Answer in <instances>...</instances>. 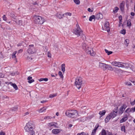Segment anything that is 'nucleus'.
Segmentation results:
<instances>
[{"instance_id":"nucleus-1","label":"nucleus","mask_w":135,"mask_h":135,"mask_svg":"<svg viewBox=\"0 0 135 135\" xmlns=\"http://www.w3.org/2000/svg\"><path fill=\"white\" fill-rule=\"evenodd\" d=\"M65 114L68 117L73 118L78 117L79 116L77 111L74 109H69L67 110Z\"/></svg>"},{"instance_id":"nucleus-2","label":"nucleus","mask_w":135,"mask_h":135,"mask_svg":"<svg viewBox=\"0 0 135 135\" xmlns=\"http://www.w3.org/2000/svg\"><path fill=\"white\" fill-rule=\"evenodd\" d=\"M83 31L81 29L79 25L77 23L76 24V28H75L73 33L78 37L83 35V39H85L86 37L84 35H83Z\"/></svg>"},{"instance_id":"nucleus-3","label":"nucleus","mask_w":135,"mask_h":135,"mask_svg":"<svg viewBox=\"0 0 135 135\" xmlns=\"http://www.w3.org/2000/svg\"><path fill=\"white\" fill-rule=\"evenodd\" d=\"M83 48L87 54H90L92 56H94L95 55V53L94 52L92 48L90 47L89 46L84 43L82 45Z\"/></svg>"},{"instance_id":"nucleus-4","label":"nucleus","mask_w":135,"mask_h":135,"mask_svg":"<svg viewBox=\"0 0 135 135\" xmlns=\"http://www.w3.org/2000/svg\"><path fill=\"white\" fill-rule=\"evenodd\" d=\"M33 19L34 22L37 24H42L45 22L44 18L40 16H35Z\"/></svg>"},{"instance_id":"nucleus-5","label":"nucleus","mask_w":135,"mask_h":135,"mask_svg":"<svg viewBox=\"0 0 135 135\" xmlns=\"http://www.w3.org/2000/svg\"><path fill=\"white\" fill-rule=\"evenodd\" d=\"M33 125L31 122H29L27 123L24 127L26 131L28 132H31L33 130Z\"/></svg>"},{"instance_id":"nucleus-6","label":"nucleus","mask_w":135,"mask_h":135,"mask_svg":"<svg viewBox=\"0 0 135 135\" xmlns=\"http://www.w3.org/2000/svg\"><path fill=\"white\" fill-rule=\"evenodd\" d=\"M117 115V112L116 111H112L110 114H109L105 119V123H107L111 119H113Z\"/></svg>"},{"instance_id":"nucleus-7","label":"nucleus","mask_w":135,"mask_h":135,"mask_svg":"<svg viewBox=\"0 0 135 135\" xmlns=\"http://www.w3.org/2000/svg\"><path fill=\"white\" fill-rule=\"evenodd\" d=\"M82 80L81 77H78L75 79V85L78 89H80L82 84Z\"/></svg>"},{"instance_id":"nucleus-8","label":"nucleus","mask_w":135,"mask_h":135,"mask_svg":"<svg viewBox=\"0 0 135 135\" xmlns=\"http://www.w3.org/2000/svg\"><path fill=\"white\" fill-rule=\"evenodd\" d=\"M29 48L27 50V52L29 54H32L35 53L36 50L33 45H29Z\"/></svg>"},{"instance_id":"nucleus-9","label":"nucleus","mask_w":135,"mask_h":135,"mask_svg":"<svg viewBox=\"0 0 135 135\" xmlns=\"http://www.w3.org/2000/svg\"><path fill=\"white\" fill-rule=\"evenodd\" d=\"M47 126L49 128H58V124L57 123L52 122L48 123Z\"/></svg>"},{"instance_id":"nucleus-10","label":"nucleus","mask_w":135,"mask_h":135,"mask_svg":"<svg viewBox=\"0 0 135 135\" xmlns=\"http://www.w3.org/2000/svg\"><path fill=\"white\" fill-rule=\"evenodd\" d=\"M104 28H103V27H102L103 30H105L107 31L108 32L110 31V29L109 27V24L108 22H106L104 25Z\"/></svg>"},{"instance_id":"nucleus-11","label":"nucleus","mask_w":135,"mask_h":135,"mask_svg":"<svg viewBox=\"0 0 135 135\" xmlns=\"http://www.w3.org/2000/svg\"><path fill=\"white\" fill-rule=\"evenodd\" d=\"M99 127L98 124H97L94 127V128L93 130L91 132V135H95L96 133V132L97 128Z\"/></svg>"},{"instance_id":"nucleus-12","label":"nucleus","mask_w":135,"mask_h":135,"mask_svg":"<svg viewBox=\"0 0 135 135\" xmlns=\"http://www.w3.org/2000/svg\"><path fill=\"white\" fill-rule=\"evenodd\" d=\"M132 67L131 65L128 63L123 62V68H131Z\"/></svg>"},{"instance_id":"nucleus-13","label":"nucleus","mask_w":135,"mask_h":135,"mask_svg":"<svg viewBox=\"0 0 135 135\" xmlns=\"http://www.w3.org/2000/svg\"><path fill=\"white\" fill-rule=\"evenodd\" d=\"M125 2H122L120 4V8L121 11H123L124 10Z\"/></svg>"},{"instance_id":"nucleus-14","label":"nucleus","mask_w":135,"mask_h":135,"mask_svg":"<svg viewBox=\"0 0 135 135\" xmlns=\"http://www.w3.org/2000/svg\"><path fill=\"white\" fill-rule=\"evenodd\" d=\"M56 16L59 19H61L63 17L64 14H62L60 13H58L56 15Z\"/></svg>"},{"instance_id":"nucleus-15","label":"nucleus","mask_w":135,"mask_h":135,"mask_svg":"<svg viewBox=\"0 0 135 135\" xmlns=\"http://www.w3.org/2000/svg\"><path fill=\"white\" fill-rule=\"evenodd\" d=\"M61 130L59 129H54L52 131L53 133L56 134L60 132Z\"/></svg>"},{"instance_id":"nucleus-16","label":"nucleus","mask_w":135,"mask_h":135,"mask_svg":"<svg viewBox=\"0 0 135 135\" xmlns=\"http://www.w3.org/2000/svg\"><path fill=\"white\" fill-rule=\"evenodd\" d=\"M103 17V15L101 13H99L97 14L96 15V18L98 19H102Z\"/></svg>"},{"instance_id":"nucleus-17","label":"nucleus","mask_w":135,"mask_h":135,"mask_svg":"<svg viewBox=\"0 0 135 135\" xmlns=\"http://www.w3.org/2000/svg\"><path fill=\"white\" fill-rule=\"evenodd\" d=\"M128 119V116L127 115H126L120 121V123H122L126 121Z\"/></svg>"},{"instance_id":"nucleus-18","label":"nucleus","mask_w":135,"mask_h":135,"mask_svg":"<svg viewBox=\"0 0 135 135\" xmlns=\"http://www.w3.org/2000/svg\"><path fill=\"white\" fill-rule=\"evenodd\" d=\"M46 109L47 107H43L42 108L38 110V111L39 113H41L45 112Z\"/></svg>"},{"instance_id":"nucleus-19","label":"nucleus","mask_w":135,"mask_h":135,"mask_svg":"<svg viewBox=\"0 0 135 135\" xmlns=\"http://www.w3.org/2000/svg\"><path fill=\"white\" fill-rule=\"evenodd\" d=\"M32 78L31 76H29L27 78L28 80V82L30 83H31L33 82L34 80L33 79H32Z\"/></svg>"},{"instance_id":"nucleus-20","label":"nucleus","mask_w":135,"mask_h":135,"mask_svg":"<svg viewBox=\"0 0 135 135\" xmlns=\"http://www.w3.org/2000/svg\"><path fill=\"white\" fill-rule=\"evenodd\" d=\"M105 68L106 69H107L110 71H112L113 70V69L112 66L108 65V66H105Z\"/></svg>"},{"instance_id":"nucleus-21","label":"nucleus","mask_w":135,"mask_h":135,"mask_svg":"<svg viewBox=\"0 0 135 135\" xmlns=\"http://www.w3.org/2000/svg\"><path fill=\"white\" fill-rule=\"evenodd\" d=\"M99 66L101 67H103L105 68V66H108V65L106 64L103 63L102 62H99Z\"/></svg>"},{"instance_id":"nucleus-22","label":"nucleus","mask_w":135,"mask_h":135,"mask_svg":"<svg viewBox=\"0 0 135 135\" xmlns=\"http://www.w3.org/2000/svg\"><path fill=\"white\" fill-rule=\"evenodd\" d=\"M119 62H117L116 61H113L112 63V64L113 66H118Z\"/></svg>"},{"instance_id":"nucleus-23","label":"nucleus","mask_w":135,"mask_h":135,"mask_svg":"<svg viewBox=\"0 0 135 135\" xmlns=\"http://www.w3.org/2000/svg\"><path fill=\"white\" fill-rule=\"evenodd\" d=\"M11 85L13 86V88L15 89L16 90H17L18 89V88L17 85L15 83H10Z\"/></svg>"},{"instance_id":"nucleus-24","label":"nucleus","mask_w":135,"mask_h":135,"mask_svg":"<svg viewBox=\"0 0 135 135\" xmlns=\"http://www.w3.org/2000/svg\"><path fill=\"white\" fill-rule=\"evenodd\" d=\"M127 26L128 27H130L131 26V20H128L127 21Z\"/></svg>"},{"instance_id":"nucleus-25","label":"nucleus","mask_w":135,"mask_h":135,"mask_svg":"<svg viewBox=\"0 0 135 135\" xmlns=\"http://www.w3.org/2000/svg\"><path fill=\"white\" fill-rule=\"evenodd\" d=\"M65 65L64 64H62L61 65V69L62 71L64 73L65 71Z\"/></svg>"},{"instance_id":"nucleus-26","label":"nucleus","mask_w":135,"mask_h":135,"mask_svg":"<svg viewBox=\"0 0 135 135\" xmlns=\"http://www.w3.org/2000/svg\"><path fill=\"white\" fill-rule=\"evenodd\" d=\"M78 119L79 120V121H80L84 122L86 120V118L85 117H81Z\"/></svg>"},{"instance_id":"nucleus-27","label":"nucleus","mask_w":135,"mask_h":135,"mask_svg":"<svg viewBox=\"0 0 135 135\" xmlns=\"http://www.w3.org/2000/svg\"><path fill=\"white\" fill-rule=\"evenodd\" d=\"M106 111L105 110H102L99 112V114L101 115V117L104 115Z\"/></svg>"},{"instance_id":"nucleus-28","label":"nucleus","mask_w":135,"mask_h":135,"mask_svg":"<svg viewBox=\"0 0 135 135\" xmlns=\"http://www.w3.org/2000/svg\"><path fill=\"white\" fill-rule=\"evenodd\" d=\"M129 39H126L125 40L124 43L127 46L129 43Z\"/></svg>"},{"instance_id":"nucleus-29","label":"nucleus","mask_w":135,"mask_h":135,"mask_svg":"<svg viewBox=\"0 0 135 135\" xmlns=\"http://www.w3.org/2000/svg\"><path fill=\"white\" fill-rule=\"evenodd\" d=\"M119 9V8L118 7H115L113 10V12L114 13L117 12Z\"/></svg>"},{"instance_id":"nucleus-30","label":"nucleus","mask_w":135,"mask_h":135,"mask_svg":"<svg viewBox=\"0 0 135 135\" xmlns=\"http://www.w3.org/2000/svg\"><path fill=\"white\" fill-rule=\"evenodd\" d=\"M17 51H15L12 54V58H13L16 59V54L17 53Z\"/></svg>"},{"instance_id":"nucleus-31","label":"nucleus","mask_w":135,"mask_h":135,"mask_svg":"<svg viewBox=\"0 0 135 135\" xmlns=\"http://www.w3.org/2000/svg\"><path fill=\"white\" fill-rule=\"evenodd\" d=\"M77 135H88V133L82 132L78 133Z\"/></svg>"},{"instance_id":"nucleus-32","label":"nucleus","mask_w":135,"mask_h":135,"mask_svg":"<svg viewBox=\"0 0 135 135\" xmlns=\"http://www.w3.org/2000/svg\"><path fill=\"white\" fill-rule=\"evenodd\" d=\"M44 119H46L47 120H50L52 118V117L51 116H47L45 117L44 118Z\"/></svg>"},{"instance_id":"nucleus-33","label":"nucleus","mask_w":135,"mask_h":135,"mask_svg":"<svg viewBox=\"0 0 135 135\" xmlns=\"http://www.w3.org/2000/svg\"><path fill=\"white\" fill-rule=\"evenodd\" d=\"M101 133L102 135H106V133L104 129H103L102 130L101 132Z\"/></svg>"},{"instance_id":"nucleus-34","label":"nucleus","mask_w":135,"mask_h":135,"mask_svg":"<svg viewBox=\"0 0 135 135\" xmlns=\"http://www.w3.org/2000/svg\"><path fill=\"white\" fill-rule=\"evenodd\" d=\"M105 51L106 53L108 55H109L112 53V52L111 51H109L107 49H105Z\"/></svg>"},{"instance_id":"nucleus-35","label":"nucleus","mask_w":135,"mask_h":135,"mask_svg":"<svg viewBox=\"0 0 135 135\" xmlns=\"http://www.w3.org/2000/svg\"><path fill=\"white\" fill-rule=\"evenodd\" d=\"M64 15H65L66 16H71L72 14L70 12H66L64 14Z\"/></svg>"},{"instance_id":"nucleus-36","label":"nucleus","mask_w":135,"mask_h":135,"mask_svg":"<svg viewBox=\"0 0 135 135\" xmlns=\"http://www.w3.org/2000/svg\"><path fill=\"white\" fill-rule=\"evenodd\" d=\"M57 95L56 94H50L49 95V97L50 98H52L55 97V96H56Z\"/></svg>"},{"instance_id":"nucleus-37","label":"nucleus","mask_w":135,"mask_h":135,"mask_svg":"<svg viewBox=\"0 0 135 135\" xmlns=\"http://www.w3.org/2000/svg\"><path fill=\"white\" fill-rule=\"evenodd\" d=\"M123 62H119L118 64V67L123 68Z\"/></svg>"},{"instance_id":"nucleus-38","label":"nucleus","mask_w":135,"mask_h":135,"mask_svg":"<svg viewBox=\"0 0 135 135\" xmlns=\"http://www.w3.org/2000/svg\"><path fill=\"white\" fill-rule=\"evenodd\" d=\"M73 1L76 4H79L80 3L79 0H73Z\"/></svg>"},{"instance_id":"nucleus-39","label":"nucleus","mask_w":135,"mask_h":135,"mask_svg":"<svg viewBox=\"0 0 135 135\" xmlns=\"http://www.w3.org/2000/svg\"><path fill=\"white\" fill-rule=\"evenodd\" d=\"M58 74L62 78H63L64 76L62 74V73L61 71H59L58 73Z\"/></svg>"},{"instance_id":"nucleus-40","label":"nucleus","mask_w":135,"mask_h":135,"mask_svg":"<svg viewBox=\"0 0 135 135\" xmlns=\"http://www.w3.org/2000/svg\"><path fill=\"white\" fill-rule=\"evenodd\" d=\"M120 112L122 113H123V111L125 110L124 108H123V107H121L119 109Z\"/></svg>"},{"instance_id":"nucleus-41","label":"nucleus","mask_w":135,"mask_h":135,"mask_svg":"<svg viewBox=\"0 0 135 135\" xmlns=\"http://www.w3.org/2000/svg\"><path fill=\"white\" fill-rule=\"evenodd\" d=\"M131 108H128L126 110L125 112L127 113H129L130 112L131 113Z\"/></svg>"},{"instance_id":"nucleus-42","label":"nucleus","mask_w":135,"mask_h":135,"mask_svg":"<svg viewBox=\"0 0 135 135\" xmlns=\"http://www.w3.org/2000/svg\"><path fill=\"white\" fill-rule=\"evenodd\" d=\"M120 33L124 35H125L126 33V30L124 29H123L120 31Z\"/></svg>"},{"instance_id":"nucleus-43","label":"nucleus","mask_w":135,"mask_h":135,"mask_svg":"<svg viewBox=\"0 0 135 135\" xmlns=\"http://www.w3.org/2000/svg\"><path fill=\"white\" fill-rule=\"evenodd\" d=\"M10 16L11 17L13 18L14 19H16L17 17V16H15V15H14L13 13H12L11 14Z\"/></svg>"},{"instance_id":"nucleus-44","label":"nucleus","mask_w":135,"mask_h":135,"mask_svg":"<svg viewBox=\"0 0 135 135\" xmlns=\"http://www.w3.org/2000/svg\"><path fill=\"white\" fill-rule=\"evenodd\" d=\"M95 18V16L94 15H92L89 18V20L90 21H91L93 19Z\"/></svg>"},{"instance_id":"nucleus-45","label":"nucleus","mask_w":135,"mask_h":135,"mask_svg":"<svg viewBox=\"0 0 135 135\" xmlns=\"http://www.w3.org/2000/svg\"><path fill=\"white\" fill-rule=\"evenodd\" d=\"M121 130L122 131L125 132V127L124 126H123L121 127Z\"/></svg>"},{"instance_id":"nucleus-46","label":"nucleus","mask_w":135,"mask_h":135,"mask_svg":"<svg viewBox=\"0 0 135 135\" xmlns=\"http://www.w3.org/2000/svg\"><path fill=\"white\" fill-rule=\"evenodd\" d=\"M130 80L135 85V80L132 79L131 78H129Z\"/></svg>"},{"instance_id":"nucleus-47","label":"nucleus","mask_w":135,"mask_h":135,"mask_svg":"<svg viewBox=\"0 0 135 135\" xmlns=\"http://www.w3.org/2000/svg\"><path fill=\"white\" fill-rule=\"evenodd\" d=\"M3 20L4 21H6L7 20V18L6 17L5 15H4L2 17Z\"/></svg>"},{"instance_id":"nucleus-48","label":"nucleus","mask_w":135,"mask_h":135,"mask_svg":"<svg viewBox=\"0 0 135 135\" xmlns=\"http://www.w3.org/2000/svg\"><path fill=\"white\" fill-rule=\"evenodd\" d=\"M131 113H133L135 112V107H132L131 108Z\"/></svg>"},{"instance_id":"nucleus-49","label":"nucleus","mask_w":135,"mask_h":135,"mask_svg":"<svg viewBox=\"0 0 135 135\" xmlns=\"http://www.w3.org/2000/svg\"><path fill=\"white\" fill-rule=\"evenodd\" d=\"M47 56L51 58V54L50 52H48L47 54Z\"/></svg>"},{"instance_id":"nucleus-50","label":"nucleus","mask_w":135,"mask_h":135,"mask_svg":"<svg viewBox=\"0 0 135 135\" xmlns=\"http://www.w3.org/2000/svg\"><path fill=\"white\" fill-rule=\"evenodd\" d=\"M130 104L132 105H133L135 104V100L133 101L130 102Z\"/></svg>"},{"instance_id":"nucleus-51","label":"nucleus","mask_w":135,"mask_h":135,"mask_svg":"<svg viewBox=\"0 0 135 135\" xmlns=\"http://www.w3.org/2000/svg\"><path fill=\"white\" fill-rule=\"evenodd\" d=\"M29 133H30V135H35V132L34 131H32L31 132H29Z\"/></svg>"},{"instance_id":"nucleus-52","label":"nucleus","mask_w":135,"mask_h":135,"mask_svg":"<svg viewBox=\"0 0 135 135\" xmlns=\"http://www.w3.org/2000/svg\"><path fill=\"white\" fill-rule=\"evenodd\" d=\"M18 24L19 25H22V21L21 20H19Z\"/></svg>"},{"instance_id":"nucleus-53","label":"nucleus","mask_w":135,"mask_h":135,"mask_svg":"<svg viewBox=\"0 0 135 135\" xmlns=\"http://www.w3.org/2000/svg\"><path fill=\"white\" fill-rule=\"evenodd\" d=\"M126 85H131L132 84L131 83L129 82H127L126 83Z\"/></svg>"},{"instance_id":"nucleus-54","label":"nucleus","mask_w":135,"mask_h":135,"mask_svg":"<svg viewBox=\"0 0 135 135\" xmlns=\"http://www.w3.org/2000/svg\"><path fill=\"white\" fill-rule=\"evenodd\" d=\"M88 11L90 12H92L93 11V10H91L90 8H88Z\"/></svg>"},{"instance_id":"nucleus-55","label":"nucleus","mask_w":135,"mask_h":135,"mask_svg":"<svg viewBox=\"0 0 135 135\" xmlns=\"http://www.w3.org/2000/svg\"><path fill=\"white\" fill-rule=\"evenodd\" d=\"M5 133L2 132H0V135H5Z\"/></svg>"},{"instance_id":"nucleus-56","label":"nucleus","mask_w":135,"mask_h":135,"mask_svg":"<svg viewBox=\"0 0 135 135\" xmlns=\"http://www.w3.org/2000/svg\"><path fill=\"white\" fill-rule=\"evenodd\" d=\"M107 135H116L115 134L113 135L110 132H109L107 134Z\"/></svg>"},{"instance_id":"nucleus-57","label":"nucleus","mask_w":135,"mask_h":135,"mask_svg":"<svg viewBox=\"0 0 135 135\" xmlns=\"http://www.w3.org/2000/svg\"><path fill=\"white\" fill-rule=\"evenodd\" d=\"M119 21H122V17L121 16H119Z\"/></svg>"},{"instance_id":"nucleus-58","label":"nucleus","mask_w":135,"mask_h":135,"mask_svg":"<svg viewBox=\"0 0 135 135\" xmlns=\"http://www.w3.org/2000/svg\"><path fill=\"white\" fill-rule=\"evenodd\" d=\"M44 78H41L39 79V81H44Z\"/></svg>"},{"instance_id":"nucleus-59","label":"nucleus","mask_w":135,"mask_h":135,"mask_svg":"<svg viewBox=\"0 0 135 135\" xmlns=\"http://www.w3.org/2000/svg\"><path fill=\"white\" fill-rule=\"evenodd\" d=\"M122 21H119V27L122 24Z\"/></svg>"},{"instance_id":"nucleus-60","label":"nucleus","mask_w":135,"mask_h":135,"mask_svg":"<svg viewBox=\"0 0 135 135\" xmlns=\"http://www.w3.org/2000/svg\"><path fill=\"white\" fill-rule=\"evenodd\" d=\"M131 16H134L135 15V13L134 12H132L131 13Z\"/></svg>"},{"instance_id":"nucleus-61","label":"nucleus","mask_w":135,"mask_h":135,"mask_svg":"<svg viewBox=\"0 0 135 135\" xmlns=\"http://www.w3.org/2000/svg\"><path fill=\"white\" fill-rule=\"evenodd\" d=\"M3 76V74L2 73H0V78H2Z\"/></svg>"},{"instance_id":"nucleus-62","label":"nucleus","mask_w":135,"mask_h":135,"mask_svg":"<svg viewBox=\"0 0 135 135\" xmlns=\"http://www.w3.org/2000/svg\"><path fill=\"white\" fill-rule=\"evenodd\" d=\"M44 81H47L48 80V79L47 78H44Z\"/></svg>"},{"instance_id":"nucleus-63","label":"nucleus","mask_w":135,"mask_h":135,"mask_svg":"<svg viewBox=\"0 0 135 135\" xmlns=\"http://www.w3.org/2000/svg\"><path fill=\"white\" fill-rule=\"evenodd\" d=\"M46 101L45 100H43L41 102V103H43L46 102Z\"/></svg>"},{"instance_id":"nucleus-64","label":"nucleus","mask_w":135,"mask_h":135,"mask_svg":"<svg viewBox=\"0 0 135 135\" xmlns=\"http://www.w3.org/2000/svg\"><path fill=\"white\" fill-rule=\"evenodd\" d=\"M22 49H21L18 51V53H20L21 52H22Z\"/></svg>"}]
</instances>
